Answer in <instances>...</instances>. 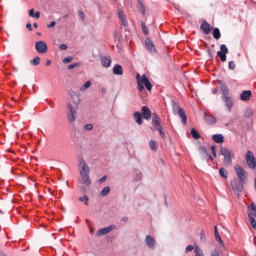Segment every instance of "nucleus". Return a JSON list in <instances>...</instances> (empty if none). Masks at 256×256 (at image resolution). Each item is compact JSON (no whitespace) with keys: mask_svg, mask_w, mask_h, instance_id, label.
I'll use <instances>...</instances> for the list:
<instances>
[{"mask_svg":"<svg viewBox=\"0 0 256 256\" xmlns=\"http://www.w3.org/2000/svg\"><path fill=\"white\" fill-rule=\"evenodd\" d=\"M218 85L220 86L221 89L222 101L225 107L227 108V111L231 112L235 102L233 101V97L229 95V88L221 80L218 81Z\"/></svg>","mask_w":256,"mask_h":256,"instance_id":"nucleus-1","label":"nucleus"},{"mask_svg":"<svg viewBox=\"0 0 256 256\" xmlns=\"http://www.w3.org/2000/svg\"><path fill=\"white\" fill-rule=\"evenodd\" d=\"M78 167L82 183L89 187V185H91V178L89 177L90 168L89 165H87V162H85V159L80 158L78 160Z\"/></svg>","mask_w":256,"mask_h":256,"instance_id":"nucleus-2","label":"nucleus"},{"mask_svg":"<svg viewBox=\"0 0 256 256\" xmlns=\"http://www.w3.org/2000/svg\"><path fill=\"white\" fill-rule=\"evenodd\" d=\"M136 81H137L139 91H145V87L147 91H151V89H153V85L151 84V82L149 81V78L145 74H143L142 77H141V74H137Z\"/></svg>","mask_w":256,"mask_h":256,"instance_id":"nucleus-3","label":"nucleus"},{"mask_svg":"<svg viewBox=\"0 0 256 256\" xmlns=\"http://www.w3.org/2000/svg\"><path fill=\"white\" fill-rule=\"evenodd\" d=\"M152 126L154 127L155 131H158L161 139L167 138L165 132L163 131V126H161V118H159V115L156 113L152 115Z\"/></svg>","mask_w":256,"mask_h":256,"instance_id":"nucleus-4","label":"nucleus"},{"mask_svg":"<svg viewBox=\"0 0 256 256\" xmlns=\"http://www.w3.org/2000/svg\"><path fill=\"white\" fill-rule=\"evenodd\" d=\"M79 106H73V104L68 103L67 104V119L69 123H74V121L77 119V108Z\"/></svg>","mask_w":256,"mask_h":256,"instance_id":"nucleus-5","label":"nucleus"},{"mask_svg":"<svg viewBox=\"0 0 256 256\" xmlns=\"http://www.w3.org/2000/svg\"><path fill=\"white\" fill-rule=\"evenodd\" d=\"M230 185L232 187V190L234 193H241L243 191V185H245V182L234 178L231 182Z\"/></svg>","mask_w":256,"mask_h":256,"instance_id":"nucleus-6","label":"nucleus"},{"mask_svg":"<svg viewBox=\"0 0 256 256\" xmlns=\"http://www.w3.org/2000/svg\"><path fill=\"white\" fill-rule=\"evenodd\" d=\"M234 170L236 172L238 180L246 183V181H247V171H245V169H243V167H241L240 165H236L234 167Z\"/></svg>","mask_w":256,"mask_h":256,"instance_id":"nucleus-7","label":"nucleus"},{"mask_svg":"<svg viewBox=\"0 0 256 256\" xmlns=\"http://www.w3.org/2000/svg\"><path fill=\"white\" fill-rule=\"evenodd\" d=\"M220 153L224 157V160H223L224 165H232L233 161L231 160V151H229L225 147H221Z\"/></svg>","mask_w":256,"mask_h":256,"instance_id":"nucleus-8","label":"nucleus"},{"mask_svg":"<svg viewBox=\"0 0 256 256\" xmlns=\"http://www.w3.org/2000/svg\"><path fill=\"white\" fill-rule=\"evenodd\" d=\"M246 163H247L249 169L256 168L255 156L253 155V152H251V150H248L246 153Z\"/></svg>","mask_w":256,"mask_h":256,"instance_id":"nucleus-9","label":"nucleus"},{"mask_svg":"<svg viewBox=\"0 0 256 256\" xmlns=\"http://www.w3.org/2000/svg\"><path fill=\"white\" fill-rule=\"evenodd\" d=\"M227 53H229V49L227 48V45L222 44L220 46V51L217 52L218 57H220L222 63H225L227 61Z\"/></svg>","mask_w":256,"mask_h":256,"instance_id":"nucleus-10","label":"nucleus"},{"mask_svg":"<svg viewBox=\"0 0 256 256\" xmlns=\"http://www.w3.org/2000/svg\"><path fill=\"white\" fill-rule=\"evenodd\" d=\"M35 49L40 54H45L47 52V43L45 41H38L35 43Z\"/></svg>","mask_w":256,"mask_h":256,"instance_id":"nucleus-11","label":"nucleus"},{"mask_svg":"<svg viewBox=\"0 0 256 256\" xmlns=\"http://www.w3.org/2000/svg\"><path fill=\"white\" fill-rule=\"evenodd\" d=\"M145 244L147 245L148 249H155L157 247V241L150 235L146 236Z\"/></svg>","mask_w":256,"mask_h":256,"instance_id":"nucleus-12","label":"nucleus"},{"mask_svg":"<svg viewBox=\"0 0 256 256\" xmlns=\"http://www.w3.org/2000/svg\"><path fill=\"white\" fill-rule=\"evenodd\" d=\"M145 45H146L147 51H149L150 53L157 52V48H155V44L152 42L151 38H149V37L146 38Z\"/></svg>","mask_w":256,"mask_h":256,"instance_id":"nucleus-13","label":"nucleus"},{"mask_svg":"<svg viewBox=\"0 0 256 256\" xmlns=\"http://www.w3.org/2000/svg\"><path fill=\"white\" fill-rule=\"evenodd\" d=\"M113 229H115V225H110L108 227H105V228H102V229L98 230L96 232V235L98 237H101V235H107V234L111 233L113 231Z\"/></svg>","mask_w":256,"mask_h":256,"instance_id":"nucleus-14","label":"nucleus"},{"mask_svg":"<svg viewBox=\"0 0 256 256\" xmlns=\"http://www.w3.org/2000/svg\"><path fill=\"white\" fill-rule=\"evenodd\" d=\"M200 29L204 35H209V33H211V24L207 22V20H204L200 26Z\"/></svg>","mask_w":256,"mask_h":256,"instance_id":"nucleus-15","label":"nucleus"},{"mask_svg":"<svg viewBox=\"0 0 256 256\" xmlns=\"http://www.w3.org/2000/svg\"><path fill=\"white\" fill-rule=\"evenodd\" d=\"M141 111H142V117L143 119H146V121H149V119H151V109H149L148 106H143L141 108Z\"/></svg>","mask_w":256,"mask_h":256,"instance_id":"nucleus-16","label":"nucleus"},{"mask_svg":"<svg viewBox=\"0 0 256 256\" xmlns=\"http://www.w3.org/2000/svg\"><path fill=\"white\" fill-rule=\"evenodd\" d=\"M204 119H205V122L208 125H215V123H217V118H215V116H213L211 114L205 113L204 114Z\"/></svg>","mask_w":256,"mask_h":256,"instance_id":"nucleus-17","label":"nucleus"},{"mask_svg":"<svg viewBox=\"0 0 256 256\" xmlns=\"http://www.w3.org/2000/svg\"><path fill=\"white\" fill-rule=\"evenodd\" d=\"M70 97H71L74 105L76 107H79V105L81 103V98L79 97V95H77V93L75 91H70Z\"/></svg>","mask_w":256,"mask_h":256,"instance_id":"nucleus-18","label":"nucleus"},{"mask_svg":"<svg viewBox=\"0 0 256 256\" xmlns=\"http://www.w3.org/2000/svg\"><path fill=\"white\" fill-rule=\"evenodd\" d=\"M174 115H178L183 123V125H187V114H185V110L182 108L178 112L174 113Z\"/></svg>","mask_w":256,"mask_h":256,"instance_id":"nucleus-19","label":"nucleus"},{"mask_svg":"<svg viewBox=\"0 0 256 256\" xmlns=\"http://www.w3.org/2000/svg\"><path fill=\"white\" fill-rule=\"evenodd\" d=\"M251 95V90H245L240 94V99L241 101H249V99H251Z\"/></svg>","mask_w":256,"mask_h":256,"instance_id":"nucleus-20","label":"nucleus"},{"mask_svg":"<svg viewBox=\"0 0 256 256\" xmlns=\"http://www.w3.org/2000/svg\"><path fill=\"white\" fill-rule=\"evenodd\" d=\"M212 139L215 143H225V137L222 134H214Z\"/></svg>","mask_w":256,"mask_h":256,"instance_id":"nucleus-21","label":"nucleus"},{"mask_svg":"<svg viewBox=\"0 0 256 256\" xmlns=\"http://www.w3.org/2000/svg\"><path fill=\"white\" fill-rule=\"evenodd\" d=\"M133 117H134L137 125H143V116H142L141 112H135L133 114Z\"/></svg>","mask_w":256,"mask_h":256,"instance_id":"nucleus-22","label":"nucleus"},{"mask_svg":"<svg viewBox=\"0 0 256 256\" xmlns=\"http://www.w3.org/2000/svg\"><path fill=\"white\" fill-rule=\"evenodd\" d=\"M113 74L114 75H123V67L119 64H116L113 67Z\"/></svg>","mask_w":256,"mask_h":256,"instance_id":"nucleus-23","label":"nucleus"},{"mask_svg":"<svg viewBox=\"0 0 256 256\" xmlns=\"http://www.w3.org/2000/svg\"><path fill=\"white\" fill-rule=\"evenodd\" d=\"M28 15H29V17L39 19V17H41V12H39V11L35 12V9L32 8L29 10Z\"/></svg>","mask_w":256,"mask_h":256,"instance_id":"nucleus-24","label":"nucleus"},{"mask_svg":"<svg viewBox=\"0 0 256 256\" xmlns=\"http://www.w3.org/2000/svg\"><path fill=\"white\" fill-rule=\"evenodd\" d=\"M101 63L104 67H111V58L104 56L101 58Z\"/></svg>","mask_w":256,"mask_h":256,"instance_id":"nucleus-25","label":"nucleus"},{"mask_svg":"<svg viewBox=\"0 0 256 256\" xmlns=\"http://www.w3.org/2000/svg\"><path fill=\"white\" fill-rule=\"evenodd\" d=\"M212 35L216 40L221 39V30H219V28H214Z\"/></svg>","mask_w":256,"mask_h":256,"instance_id":"nucleus-26","label":"nucleus"},{"mask_svg":"<svg viewBox=\"0 0 256 256\" xmlns=\"http://www.w3.org/2000/svg\"><path fill=\"white\" fill-rule=\"evenodd\" d=\"M183 108H181V106L179 105V103L172 101V111L173 113H177L179 110H182Z\"/></svg>","mask_w":256,"mask_h":256,"instance_id":"nucleus-27","label":"nucleus"},{"mask_svg":"<svg viewBox=\"0 0 256 256\" xmlns=\"http://www.w3.org/2000/svg\"><path fill=\"white\" fill-rule=\"evenodd\" d=\"M109 193H111V188L109 186H106L102 189V191L100 192V195L102 197H107Z\"/></svg>","mask_w":256,"mask_h":256,"instance_id":"nucleus-28","label":"nucleus"},{"mask_svg":"<svg viewBox=\"0 0 256 256\" xmlns=\"http://www.w3.org/2000/svg\"><path fill=\"white\" fill-rule=\"evenodd\" d=\"M248 217L250 219V224L253 227V229H256V221H255V216L253 215V212L248 213Z\"/></svg>","mask_w":256,"mask_h":256,"instance_id":"nucleus-29","label":"nucleus"},{"mask_svg":"<svg viewBox=\"0 0 256 256\" xmlns=\"http://www.w3.org/2000/svg\"><path fill=\"white\" fill-rule=\"evenodd\" d=\"M149 145L152 151H157V149L159 148V144H157V141L155 140H150Z\"/></svg>","mask_w":256,"mask_h":256,"instance_id":"nucleus-30","label":"nucleus"},{"mask_svg":"<svg viewBox=\"0 0 256 256\" xmlns=\"http://www.w3.org/2000/svg\"><path fill=\"white\" fill-rule=\"evenodd\" d=\"M219 175L220 177H222L223 179H227L229 172H227V170L225 168H220L219 169Z\"/></svg>","mask_w":256,"mask_h":256,"instance_id":"nucleus-31","label":"nucleus"},{"mask_svg":"<svg viewBox=\"0 0 256 256\" xmlns=\"http://www.w3.org/2000/svg\"><path fill=\"white\" fill-rule=\"evenodd\" d=\"M41 63V58L39 56H36L34 59L30 61V64L33 65V67H37Z\"/></svg>","mask_w":256,"mask_h":256,"instance_id":"nucleus-32","label":"nucleus"},{"mask_svg":"<svg viewBox=\"0 0 256 256\" xmlns=\"http://www.w3.org/2000/svg\"><path fill=\"white\" fill-rule=\"evenodd\" d=\"M191 135L193 139H201V134H199L195 128L191 129Z\"/></svg>","mask_w":256,"mask_h":256,"instance_id":"nucleus-33","label":"nucleus"},{"mask_svg":"<svg viewBox=\"0 0 256 256\" xmlns=\"http://www.w3.org/2000/svg\"><path fill=\"white\" fill-rule=\"evenodd\" d=\"M199 151H200L202 157H207V155L209 154V153H207V148H205V146H200Z\"/></svg>","mask_w":256,"mask_h":256,"instance_id":"nucleus-34","label":"nucleus"},{"mask_svg":"<svg viewBox=\"0 0 256 256\" xmlns=\"http://www.w3.org/2000/svg\"><path fill=\"white\" fill-rule=\"evenodd\" d=\"M91 87V81H87L84 85L80 88V91H87Z\"/></svg>","mask_w":256,"mask_h":256,"instance_id":"nucleus-35","label":"nucleus"},{"mask_svg":"<svg viewBox=\"0 0 256 256\" xmlns=\"http://www.w3.org/2000/svg\"><path fill=\"white\" fill-rule=\"evenodd\" d=\"M194 253H195L196 256H205L203 254V250H201V248H199V246L195 247Z\"/></svg>","mask_w":256,"mask_h":256,"instance_id":"nucleus-36","label":"nucleus"},{"mask_svg":"<svg viewBox=\"0 0 256 256\" xmlns=\"http://www.w3.org/2000/svg\"><path fill=\"white\" fill-rule=\"evenodd\" d=\"M139 5V11L143 17H145V5L143 4V1L141 3H138Z\"/></svg>","mask_w":256,"mask_h":256,"instance_id":"nucleus-37","label":"nucleus"},{"mask_svg":"<svg viewBox=\"0 0 256 256\" xmlns=\"http://www.w3.org/2000/svg\"><path fill=\"white\" fill-rule=\"evenodd\" d=\"M141 27L144 35H147L149 33V28L147 27V24H145V22H142Z\"/></svg>","mask_w":256,"mask_h":256,"instance_id":"nucleus-38","label":"nucleus"},{"mask_svg":"<svg viewBox=\"0 0 256 256\" xmlns=\"http://www.w3.org/2000/svg\"><path fill=\"white\" fill-rule=\"evenodd\" d=\"M253 116V111L251 109H246V111L244 112V117H252Z\"/></svg>","mask_w":256,"mask_h":256,"instance_id":"nucleus-39","label":"nucleus"},{"mask_svg":"<svg viewBox=\"0 0 256 256\" xmlns=\"http://www.w3.org/2000/svg\"><path fill=\"white\" fill-rule=\"evenodd\" d=\"M79 201H81V202L84 201L85 205H89V196L80 197Z\"/></svg>","mask_w":256,"mask_h":256,"instance_id":"nucleus-40","label":"nucleus"},{"mask_svg":"<svg viewBox=\"0 0 256 256\" xmlns=\"http://www.w3.org/2000/svg\"><path fill=\"white\" fill-rule=\"evenodd\" d=\"M141 179H143V173H141L140 171H137L135 181H141Z\"/></svg>","mask_w":256,"mask_h":256,"instance_id":"nucleus-41","label":"nucleus"},{"mask_svg":"<svg viewBox=\"0 0 256 256\" xmlns=\"http://www.w3.org/2000/svg\"><path fill=\"white\" fill-rule=\"evenodd\" d=\"M235 61H230L228 64V68L230 69V71H235Z\"/></svg>","mask_w":256,"mask_h":256,"instance_id":"nucleus-42","label":"nucleus"},{"mask_svg":"<svg viewBox=\"0 0 256 256\" xmlns=\"http://www.w3.org/2000/svg\"><path fill=\"white\" fill-rule=\"evenodd\" d=\"M249 213L256 215V205L254 203L251 204Z\"/></svg>","mask_w":256,"mask_h":256,"instance_id":"nucleus-43","label":"nucleus"},{"mask_svg":"<svg viewBox=\"0 0 256 256\" xmlns=\"http://www.w3.org/2000/svg\"><path fill=\"white\" fill-rule=\"evenodd\" d=\"M84 131H93V124L84 125Z\"/></svg>","mask_w":256,"mask_h":256,"instance_id":"nucleus-44","label":"nucleus"},{"mask_svg":"<svg viewBox=\"0 0 256 256\" xmlns=\"http://www.w3.org/2000/svg\"><path fill=\"white\" fill-rule=\"evenodd\" d=\"M206 239H207V236L205 235V231H201V233H200V240L202 242H205Z\"/></svg>","mask_w":256,"mask_h":256,"instance_id":"nucleus-45","label":"nucleus"},{"mask_svg":"<svg viewBox=\"0 0 256 256\" xmlns=\"http://www.w3.org/2000/svg\"><path fill=\"white\" fill-rule=\"evenodd\" d=\"M211 151L213 157H217V147L216 146H211Z\"/></svg>","mask_w":256,"mask_h":256,"instance_id":"nucleus-46","label":"nucleus"},{"mask_svg":"<svg viewBox=\"0 0 256 256\" xmlns=\"http://www.w3.org/2000/svg\"><path fill=\"white\" fill-rule=\"evenodd\" d=\"M76 67H79V63L70 64V65L68 66V69H69V71H71L72 69H75Z\"/></svg>","mask_w":256,"mask_h":256,"instance_id":"nucleus-47","label":"nucleus"},{"mask_svg":"<svg viewBox=\"0 0 256 256\" xmlns=\"http://www.w3.org/2000/svg\"><path fill=\"white\" fill-rule=\"evenodd\" d=\"M71 61H73V57H66L63 59V63H71Z\"/></svg>","mask_w":256,"mask_h":256,"instance_id":"nucleus-48","label":"nucleus"},{"mask_svg":"<svg viewBox=\"0 0 256 256\" xmlns=\"http://www.w3.org/2000/svg\"><path fill=\"white\" fill-rule=\"evenodd\" d=\"M194 247L193 245H188L185 249V253H190V251H193Z\"/></svg>","mask_w":256,"mask_h":256,"instance_id":"nucleus-49","label":"nucleus"},{"mask_svg":"<svg viewBox=\"0 0 256 256\" xmlns=\"http://www.w3.org/2000/svg\"><path fill=\"white\" fill-rule=\"evenodd\" d=\"M78 17H80V19H82V21H83V19H85V13L81 10L78 11Z\"/></svg>","mask_w":256,"mask_h":256,"instance_id":"nucleus-50","label":"nucleus"},{"mask_svg":"<svg viewBox=\"0 0 256 256\" xmlns=\"http://www.w3.org/2000/svg\"><path fill=\"white\" fill-rule=\"evenodd\" d=\"M215 239H216V241H218V243H219L220 245H223V240L221 239V236H220V235L215 236Z\"/></svg>","mask_w":256,"mask_h":256,"instance_id":"nucleus-51","label":"nucleus"},{"mask_svg":"<svg viewBox=\"0 0 256 256\" xmlns=\"http://www.w3.org/2000/svg\"><path fill=\"white\" fill-rule=\"evenodd\" d=\"M59 49H61V51H67V44H61Z\"/></svg>","mask_w":256,"mask_h":256,"instance_id":"nucleus-52","label":"nucleus"},{"mask_svg":"<svg viewBox=\"0 0 256 256\" xmlns=\"http://www.w3.org/2000/svg\"><path fill=\"white\" fill-rule=\"evenodd\" d=\"M26 29H28V31H33V25H31V23H27Z\"/></svg>","mask_w":256,"mask_h":256,"instance_id":"nucleus-53","label":"nucleus"},{"mask_svg":"<svg viewBox=\"0 0 256 256\" xmlns=\"http://www.w3.org/2000/svg\"><path fill=\"white\" fill-rule=\"evenodd\" d=\"M105 181H107V176H103L99 179V183H105Z\"/></svg>","mask_w":256,"mask_h":256,"instance_id":"nucleus-54","label":"nucleus"},{"mask_svg":"<svg viewBox=\"0 0 256 256\" xmlns=\"http://www.w3.org/2000/svg\"><path fill=\"white\" fill-rule=\"evenodd\" d=\"M55 25H57V22L52 21V22L48 25V28L51 29L52 27H55Z\"/></svg>","mask_w":256,"mask_h":256,"instance_id":"nucleus-55","label":"nucleus"},{"mask_svg":"<svg viewBox=\"0 0 256 256\" xmlns=\"http://www.w3.org/2000/svg\"><path fill=\"white\" fill-rule=\"evenodd\" d=\"M119 19L123 21L125 19V15H123V12H119Z\"/></svg>","mask_w":256,"mask_h":256,"instance_id":"nucleus-56","label":"nucleus"},{"mask_svg":"<svg viewBox=\"0 0 256 256\" xmlns=\"http://www.w3.org/2000/svg\"><path fill=\"white\" fill-rule=\"evenodd\" d=\"M214 235L215 237L219 235V230L217 229V226L214 227Z\"/></svg>","mask_w":256,"mask_h":256,"instance_id":"nucleus-57","label":"nucleus"},{"mask_svg":"<svg viewBox=\"0 0 256 256\" xmlns=\"http://www.w3.org/2000/svg\"><path fill=\"white\" fill-rule=\"evenodd\" d=\"M212 256H219V252H217L216 250L212 251L211 253Z\"/></svg>","mask_w":256,"mask_h":256,"instance_id":"nucleus-58","label":"nucleus"},{"mask_svg":"<svg viewBox=\"0 0 256 256\" xmlns=\"http://www.w3.org/2000/svg\"><path fill=\"white\" fill-rule=\"evenodd\" d=\"M122 25H124V27H127V20L124 18L123 20H121Z\"/></svg>","mask_w":256,"mask_h":256,"instance_id":"nucleus-59","label":"nucleus"},{"mask_svg":"<svg viewBox=\"0 0 256 256\" xmlns=\"http://www.w3.org/2000/svg\"><path fill=\"white\" fill-rule=\"evenodd\" d=\"M124 223H127V221H129V218L128 217H122L121 219Z\"/></svg>","mask_w":256,"mask_h":256,"instance_id":"nucleus-60","label":"nucleus"},{"mask_svg":"<svg viewBox=\"0 0 256 256\" xmlns=\"http://www.w3.org/2000/svg\"><path fill=\"white\" fill-rule=\"evenodd\" d=\"M101 93H103V95H105V93H107V88H102Z\"/></svg>","mask_w":256,"mask_h":256,"instance_id":"nucleus-61","label":"nucleus"},{"mask_svg":"<svg viewBox=\"0 0 256 256\" xmlns=\"http://www.w3.org/2000/svg\"><path fill=\"white\" fill-rule=\"evenodd\" d=\"M212 93H213V95H217V93H218L217 88L213 89V90H212Z\"/></svg>","mask_w":256,"mask_h":256,"instance_id":"nucleus-62","label":"nucleus"},{"mask_svg":"<svg viewBox=\"0 0 256 256\" xmlns=\"http://www.w3.org/2000/svg\"><path fill=\"white\" fill-rule=\"evenodd\" d=\"M51 65V60L46 61V67H49Z\"/></svg>","mask_w":256,"mask_h":256,"instance_id":"nucleus-63","label":"nucleus"},{"mask_svg":"<svg viewBox=\"0 0 256 256\" xmlns=\"http://www.w3.org/2000/svg\"><path fill=\"white\" fill-rule=\"evenodd\" d=\"M33 27H34V29H37V27H39V25L37 24V22H35V23L33 24Z\"/></svg>","mask_w":256,"mask_h":256,"instance_id":"nucleus-64","label":"nucleus"}]
</instances>
